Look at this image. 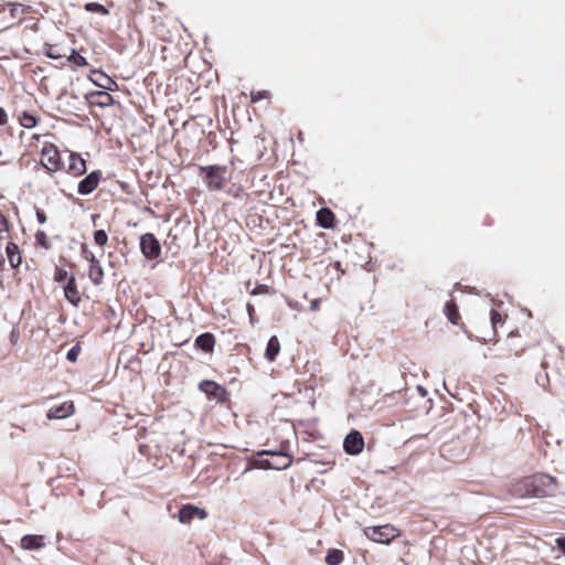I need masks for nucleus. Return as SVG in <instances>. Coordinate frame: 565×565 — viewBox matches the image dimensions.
I'll list each match as a JSON object with an SVG mask.
<instances>
[{
	"instance_id": "dca6fc26",
	"label": "nucleus",
	"mask_w": 565,
	"mask_h": 565,
	"mask_svg": "<svg viewBox=\"0 0 565 565\" xmlns=\"http://www.w3.org/2000/svg\"><path fill=\"white\" fill-rule=\"evenodd\" d=\"M317 224L322 228H333L335 225V215L329 207H321L317 211Z\"/></svg>"
},
{
	"instance_id": "7c9ffc66",
	"label": "nucleus",
	"mask_w": 565,
	"mask_h": 565,
	"mask_svg": "<svg viewBox=\"0 0 565 565\" xmlns=\"http://www.w3.org/2000/svg\"><path fill=\"white\" fill-rule=\"evenodd\" d=\"M45 55L53 60H57V58L65 56V54H62L60 52L57 45H52V44L46 45Z\"/></svg>"
},
{
	"instance_id": "2f4dec72",
	"label": "nucleus",
	"mask_w": 565,
	"mask_h": 565,
	"mask_svg": "<svg viewBox=\"0 0 565 565\" xmlns=\"http://www.w3.org/2000/svg\"><path fill=\"white\" fill-rule=\"evenodd\" d=\"M97 105L99 106H109L113 104V96L106 92L97 93Z\"/></svg>"
},
{
	"instance_id": "7ed1b4c3",
	"label": "nucleus",
	"mask_w": 565,
	"mask_h": 565,
	"mask_svg": "<svg viewBox=\"0 0 565 565\" xmlns=\"http://www.w3.org/2000/svg\"><path fill=\"white\" fill-rule=\"evenodd\" d=\"M199 171L200 175L203 178L206 189L210 192H218L224 189L227 173L226 166H201Z\"/></svg>"
},
{
	"instance_id": "473e14b6",
	"label": "nucleus",
	"mask_w": 565,
	"mask_h": 565,
	"mask_svg": "<svg viewBox=\"0 0 565 565\" xmlns=\"http://www.w3.org/2000/svg\"><path fill=\"white\" fill-rule=\"evenodd\" d=\"M271 288L265 284H258L254 289L250 290V295L257 296V295H266L270 294Z\"/></svg>"
},
{
	"instance_id": "ea45409f",
	"label": "nucleus",
	"mask_w": 565,
	"mask_h": 565,
	"mask_svg": "<svg viewBox=\"0 0 565 565\" xmlns=\"http://www.w3.org/2000/svg\"><path fill=\"white\" fill-rule=\"evenodd\" d=\"M19 337H20V332L18 329L13 328L10 332V342L11 344H15L19 340Z\"/></svg>"
},
{
	"instance_id": "0eeeda50",
	"label": "nucleus",
	"mask_w": 565,
	"mask_h": 565,
	"mask_svg": "<svg viewBox=\"0 0 565 565\" xmlns=\"http://www.w3.org/2000/svg\"><path fill=\"white\" fill-rule=\"evenodd\" d=\"M140 252L147 259H157L161 256L162 247L159 239L152 233L140 236Z\"/></svg>"
},
{
	"instance_id": "f257e3e1",
	"label": "nucleus",
	"mask_w": 565,
	"mask_h": 565,
	"mask_svg": "<svg viewBox=\"0 0 565 565\" xmlns=\"http://www.w3.org/2000/svg\"><path fill=\"white\" fill-rule=\"evenodd\" d=\"M557 491V480L546 473H534L523 477L509 487V492L515 498L553 497Z\"/></svg>"
},
{
	"instance_id": "1a4fd4ad",
	"label": "nucleus",
	"mask_w": 565,
	"mask_h": 565,
	"mask_svg": "<svg viewBox=\"0 0 565 565\" xmlns=\"http://www.w3.org/2000/svg\"><path fill=\"white\" fill-rule=\"evenodd\" d=\"M199 390L206 394L209 397H213L218 403H226L228 401V392L221 384L211 381L203 380L199 384Z\"/></svg>"
},
{
	"instance_id": "37998d69",
	"label": "nucleus",
	"mask_w": 565,
	"mask_h": 565,
	"mask_svg": "<svg viewBox=\"0 0 565 565\" xmlns=\"http://www.w3.org/2000/svg\"><path fill=\"white\" fill-rule=\"evenodd\" d=\"M541 365H542L543 370H545V371H546V370H547V367H548V362H547L546 360H543V361H542V363H541Z\"/></svg>"
},
{
	"instance_id": "9b49d317",
	"label": "nucleus",
	"mask_w": 565,
	"mask_h": 565,
	"mask_svg": "<svg viewBox=\"0 0 565 565\" xmlns=\"http://www.w3.org/2000/svg\"><path fill=\"white\" fill-rule=\"evenodd\" d=\"M102 178L103 173L100 170L90 172L78 182L77 192L82 195L90 194L97 189Z\"/></svg>"
},
{
	"instance_id": "f704fd0d",
	"label": "nucleus",
	"mask_w": 565,
	"mask_h": 565,
	"mask_svg": "<svg viewBox=\"0 0 565 565\" xmlns=\"http://www.w3.org/2000/svg\"><path fill=\"white\" fill-rule=\"evenodd\" d=\"M269 93L267 90H258V92H252L250 94V100L252 103H257L264 98H268Z\"/></svg>"
},
{
	"instance_id": "72a5a7b5",
	"label": "nucleus",
	"mask_w": 565,
	"mask_h": 565,
	"mask_svg": "<svg viewBox=\"0 0 565 565\" xmlns=\"http://www.w3.org/2000/svg\"><path fill=\"white\" fill-rule=\"evenodd\" d=\"M81 352V347L78 344L72 347L67 354H66V359L71 362H76L77 358H78V354Z\"/></svg>"
},
{
	"instance_id": "9d476101",
	"label": "nucleus",
	"mask_w": 565,
	"mask_h": 565,
	"mask_svg": "<svg viewBox=\"0 0 565 565\" xmlns=\"http://www.w3.org/2000/svg\"><path fill=\"white\" fill-rule=\"evenodd\" d=\"M207 516V512L193 504H184L180 508L178 518L183 524L191 523L194 519L204 520Z\"/></svg>"
},
{
	"instance_id": "b1692460",
	"label": "nucleus",
	"mask_w": 565,
	"mask_h": 565,
	"mask_svg": "<svg viewBox=\"0 0 565 565\" xmlns=\"http://www.w3.org/2000/svg\"><path fill=\"white\" fill-rule=\"evenodd\" d=\"M344 554L341 550L331 548L328 551L326 555V563L328 565H339L343 562Z\"/></svg>"
},
{
	"instance_id": "a878e982",
	"label": "nucleus",
	"mask_w": 565,
	"mask_h": 565,
	"mask_svg": "<svg viewBox=\"0 0 565 565\" xmlns=\"http://www.w3.org/2000/svg\"><path fill=\"white\" fill-rule=\"evenodd\" d=\"M84 9L87 11V12H92V13H97V14H100V15H108L109 14V10L98 3V2H87L85 6H84Z\"/></svg>"
},
{
	"instance_id": "4be33fe9",
	"label": "nucleus",
	"mask_w": 565,
	"mask_h": 565,
	"mask_svg": "<svg viewBox=\"0 0 565 565\" xmlns=\"http://www.w3.org/2000/svg\"><path fill=\"white\" fill-rule=\"evenodd\" d=\"M19 122L22 127L31 129L38 125L39 118L32 113L22 111L19 116Z\"/></svg>"
},
{
	"instance_id": "f8f14e48",
	"label": "nucleus",
	"mask_w": 565,
	"mask_h": 565,
	"mask_svg": "<svg viewBox=\"0 0 565 565\" xmlns=\"http://www.w3.org/2000/svg\"><path fill=\"white\" fill-rule=\"evenodd\" d=\"M344 451L349 455H359L364 448V439L360 431L352 430L343 441Z\"/></svg>"
},
{
	"instance_id": "6ab92c4d",
	"label": "nucleus",
	"mask_w": 565,
	"mask_h": 565,
	"mask_svg": "<svg viewBox=\"0 0 565 565\" xmlns=\"http://www.w3.org/2000/svg\"><path fill=\"white\" fill-rule=\"evenodd\" d=\"M8 262L12 268H18L22 263L20 247L13 242H9L6 247Z\"/></svg>"
},
{
	"instance_id": "6e6552de",
	"label": "nucleus",
	"mask_w": 565,
	"mask_h": 565,
	"mask_svg": "<svg viewBox=\"0 0 565 565\" xmlns=\"http://www.w3.org/2000/svg\"><path fill=\"white\" fill-rule=\"evenodd\" d=\"M83 257L88 262V278L95 285L99 286L104 280V269L95 257V255L88 250L87 245H82Z\"/></svg>"
},
{
	"instance_id": "58836bf2",
	"label": "nucleus",
	"mask_w": 565,
	"mask_h": 565,
	"mask_svg": "<svg viewBox=\"0 0 565 565\" xmlns=\"http://www.w3.org/2000/svg\"><path fill=\"white\" fill-rule=\"evenodd\" d=\"M246 310H247L250 323L254 324V322H255V308H254V306L250 302H248L246 305Z\"/></svg>"
},
{
	"instance_id": "412c9836",
	"label": "nucleus",
	"mask_w": 565,
	"mask_h": 565,
	"mask_svg": "<svg viewBox=\"0 0 565 565\" xmlns=\"http://www.w3.org/2000/svg\"><path fill=\"white\" fill-rule=\"evenodd\" d=\"M280 351V342L276 335L270 337L265 351V358L273 362Z\"/></svg>"
},
{
	"instance_id": "a19ab883",
	"label": "nucleus",
	"mask_w": 565,
	"mask_h": 565,
	"mask_svg": "<svg viewBox=\"0 0 565 565\" xmlns=\"http://www.w3.org/2000/svg\"><path fill=\"white\" fill-rule=\"evenodd\" d=\"M8 124V114L4 108L0 107V126Z\"/></svg>"
},
{
	"instance_id": "a211bd4d",
	"label": "nucleus",
	"mask_w": 565,
	"mask_h": 565,
	"mask_svg": "<svg viewBox=\"0 0 565 565\" xmlns=\"http://www.w3.org/2000/svg\"><path fill=\"white\" fill-rule=\"evenodd\" d=\"M20 546L23 550H39L44 546L43 535L26 534L20 541Z\"/></svg>"
},
{
	"instance_id": "c85d7f7f",
	"label": "nucleus",
	"mask_w": 565,
	"mask_h": 565,
	"mask_svg": "<svg viewBox=\"0 0 565 565\" xmlns=\"http://www.w3.org/2000/svg\"><path fill=\"white\" fill-rule=\"evenodd\" d=\"M70 275L71 274H68L67 270H65L62 267L56 266L55 270H54L53 279L55 282H58V284L63 282L65 280L68 281Z\"/></svg>"
},
{
	"instance_id": "4c0bfd02",
	"label": "nucleus",
	"mask_w": 565,
	"mask_h": 565,
	"mask_svg": "<svg viewBox=\"0 0 565 565\" xmlns=\"http://www.w3.org/2000/svg\"><path fill=\"white\" fill-rule=\"evenodd\" d=\"M139 452L148 458L152 455L151 447L147 444L139 445Z\"/></svg>"
},
{
	"instance_id": "4468645a",
	"label": "nucleus",
	"mask_w": 565,
	"mask_h": 565,
	"mask_svg": "<svg viewBox=\"0 0 565 565\" xmlns=\"http://www.w3.org/2000/svg\"><path fill=\"white\" fill-rule=\"evenodd\" d=\"M75 412V406L72 401L63 402L58 406L51 407L47 413V419H63L72 416Z\"/></svg>"
},
{
	"instance_id": "f3484780",
	"label": "nucleus",
	"mask_w": 565,
	"mask_h": 565,
	"mask_svg": "<svg viewBox=\"0 0 565 565\" xmlns=\"http://www.w3.org/2000/svg\"><path fill=\"white\" fill-rule=\"evenodd\" d=\"M444 313L451 324L463 327V323H461V316L459 313L458 306L454 299H450L445 303Z\"/></svg>"
},
{
	"instance_id": "cd10ccee",
	"label": "nucleus",
	"mask_w": 565,
	"mask_h": 565,
	"mask_svg": "<svg viewBox=\"0 0 565 565\" xmlns=\"http://www.w3.org/2000/svg\"><path fill=\"white\" fill-rule=\"evenodd\" d=\"M490 320L493 327V330L497 331L498 326H502L505 320V316L498 310L492 309L490 312Z\"/></svg>"
},
{
	"instance_id": "aec40b11",
	"label": "nucleus",
	"mask_w": 565,
	"mask_h": 565,
	"mask_svg": "<svg viewBox=\"0 0 565 565\" xmlns=\"http://www.w3.org/2000/svg\"><path fill=\"white\" fill-rule=\"evenodd\" d=\"M215 337L213 333L205 332L196 337L195 339V347L201 349L202 351L206 353H212L215 347Z\"/></svg>"
},
{
	"instance_id": "39448f33",
	"label": "nucleus",
	"mask_w": 565,
	"mask_h": 565,
	"mask_svg": "<svg viewBox=\"0 0 565 565\" xmlns=\"http://www.w3.org/2000/svg\"><path fill=\"white\" fill-rule=\"evenodd\" d=\"M40 163L47 173H56L64 168L58 148L52 142H45L40 152Z\"/></svg>"
},
{
	"instance_id": "20e7f679",
	"label": "nucleus",
	"mask_w": 565,
	"mask_h": 565,
	"mask_svg": "<svg viewBox=\"0 0 565 565\" xmlns=\"http://www.w3.org/2000/svg\"><path fill=\"white\" fill-rule=\"evenodd\" d=\"M290 443L289 440H282L279 444V449L277 451H263L260 455H268L271 457V460H264L263 467L268 469H286L291 466L292 457L289 454Z\"/></svg>"
},
{
	"instance_id": "ddd939ff",
	"label": "nucleus",
	"mask_w": 565,
	"mask_h": 565,
	"mask_svg": "<svg viewBox=\"0 0 565 565\" xmlns=\"http://www.w3.org/2000/svg\"><path fill=\"white\" fill-rule=\"evenodd\" d=\"M63 290L66 300L74 307H78L82 302V295L73 274L70 275L68 281L64 285Z\"/></svg>"
},
{
	"instance_id": "5701e85b",
	"label": "nucleus",
	"mask_w": 565,
	"mask_h": 565,
	"mask_svg": "<svg viewBox=\"0 0 565 565\" xmlns=\"http://www.w3.org/2000/svg\"><path fill=\"white\" fill-rule=\"evenodd\" d=\"M554 371L558 376V381L565 383V355L563 353H558L556 355L554 362Z\"/></svg>"
},
{
	"instance_id": "c756f323",
	"label": "nucleus",
	"mask_w": 565,
	"mask_h": 565,
	"mask_svg": "<svg viewBox=\"0 0 565 565\" xmlns=\"http://www.w3.org/2000/svg\"><path fill=\"white\" fill-rule=\"evenodd\" d=\"M94 242L96 245L103 247L108 242V235L104 230H97L94 232Z\"/></svg>"
},
{
	"instance_id": "c9c22d12",
	"label": "nucleus",
	"mask_w": 565,
	"mask_h": 565,
	"mask_svg": "<svg viewBox=\"0 0 565 565\" xmlns=\"http://www.w3.org/2000/svg\"><path fill=\"white\" fill-rule=\"evenodd\" d=\"M536 382L537 384H540L542 387H544V390L546 391H551V387H550V377H548V374L545 373L544 375L542 376H537L536 377Z\"/></svg>"
},
{
	"instance_id": "e433bc0d",
	"label": "nucleus",
	"mask_w": 565,
	"mask_h": 565,
	"mask_svg": "<svg viewBox=\"0 0 565 565\" xmlns=\"http://www.w3.org/2000/svg\"><path fill=\"white\" fill-rule=\"evenodd\" d=\"M36 220L40 224H45L47 221V216L42 209H35Z\"/></svg>"
},
{
	"instance_id": "393cba45",
	"label": "nucleus",
	"mask_w": 565,
	"mask_h": 565,
	"mask_svg": "<svg viewBox=\"0 0 565 565\" xmlns=\"http://www.w3.org/2000/svg\"><path fill=\"white\" fill-rule=\"evenodd\" d=\"M34 238H35L36 246L44 248L46 250L51 249L52 242L50 241V238L47 237V235L45 234L44 231H42V230L36 231Z\"/></svg>"
},
{
	"instance_id": "423d86ee",
	"label": "nucleus",
	"mask_w": 565,
	"mask_h": 565,
	"mask_svg": "<svg viewBox=\"0 0 565 565\" xmlns=\"http://www.w3.org/2000/svg\"><path fill=\"white\" fill-rule=\"evenodd\" d=\"M363 533L369 540L381 544H390L401 535V531L392 524L366 526Z\"/></svg>"
},
{
	"instance_id": "2eb2a0df",
	"label": "nucleus",
	"mask_w": 565,
	"mask_h": 565,
	"mask_svg": "<svg viewBox=\"0 0 565 565\" xmlns=\"http://www.w3.org/2000/svg\"><path fill=\"white\" fill-rule=\"evenodd\" d=\"M86 161L77 152H71L66 172L73 177H81L86 172Z\"/></svg>"
},
{
	"instance_id": "bb28decb",
	"label": "nucleus",
	"mask_w": 565,
	"mask_h": 565,
	"mask_svg": "<svg viewBox=\"0 0 565 565\" xmlns=\"http://www.w3.org/2000/svg\"><path fill=\"white\" fill-rule=\"evenodd\" d=\"M67 61L74 64L75 66H86L87 61L84 56H82L78 52H76L74 49L71 51V54L67 56Z\"/></svg>"
},
{
	"instance_id": "f03ea898",
	"label": "nucleus",
	"mask_w": 565,
	"mask_h": 565,
	"mask_svg": "<svg viewBox=\"0 0 565 565\" xmlns=\"http://www.w3.org/2000/svg\"><path fill=\"white\" fill-rule=\"evenodd\" d=\"M524 335H526L525 327L521 330L510 331L503 347L501 348V358L510 359L513 356H520L526 349L532 347L533 343L523 340Z\"/></svg>"
},
{
	"instance_id": "79ce46f5",
	"label": "nucleus",
	"mask_w": 565,
	"mask_h": 565,
	"mask_svg": "<svg viewBox=\"0 0 565 565\" xmlns=\"http://www.w3.org/2000/svg\"><path fill=\"white\" fill-rule=\"evenodd\" d=\"M555 542H556L557 548L559 551H562L563 554L565 555V536L557 537Z\"/></svg>"
}]
</instances>
